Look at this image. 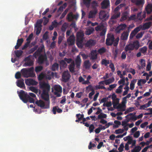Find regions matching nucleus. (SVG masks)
<instances>
[{
    "label": "nucleus",
    "mask_w": 152,
    "mask_h": 152,
    "mask_svg": "<svg viewBox=\"0 0 152 152\" xmlns=\"http://www.w3.org/2000/svg\"><path fill=\"white\" fill-rule=\"evenodd\" d=\"M18 96L21 100L24 103H27L28 102L30 103H34V100L27 93L23 90L20 92L18 91Z\"/></svg>",
    "instance_id": "nucleus-1"
},
{
    "label": "nucleus",
    "mask_w": 152,
    "mask_h": 152,
    "mask_svg": "<svg viewBox=\"0 0 152 152\" xmlns=\"http://www.w3.org/2000/svg\"><path fill=\"white\" fill-rule=\"evenodd\" d=\"M42 98L45 101L44 102L43 101L40 100L36 101L35 103L37 106L40 107L42 109H47L50 107V101L49 97H47L44 96H41Z\"/></svg>",
    "instance_id": "nucleus-2"
},
{
    "label": "nucleus",
    "mask_w": 152,
    "mask_h": 152,
    "mask_svg": "<svg viewBox=\"0 0 152 152\" xmlns=\"http://www.w3.org/2000/svg\"><path fill=\"white\" fill-rule=\"evenodd\" d=\"M81 59L79 56H77L75 60V64L74 61H72L71 63L68 66V68L69 71L73 73L75 72V69H79L80 68Z\"/></svg>",
    "instance_id": "nucleus-3"
},
{
    "label": "nucleus",
    "mask_w": 152,
    "mask_h": 152,
    "mask_svg": "<svg viewBox=\"0 0 152 152\" xmlns=\"http://www.w3.org/2000/svg\"><path fill=\"white\" fill-rule=\"evenodd\" d=\"M34 69L33 67L30 68H25L21 70V74L24 77H34L35 74L34 72Z\"/></svg>",
    "instance_id": "nucleus-4"
},
{
    "label": "nucleus",
    "mask_w": 152,
    "mask_h": 152,
    "mask_svg": "<svg viewBox=\"0 0 152 152\" xmlns=\"http://www.w3.org/2000/svg\"><path fill=\"white\" fill-rule=\"evenodd\" d=\"M39 87L42 90L41 96L49 97V92L50 90V86L48 83L45 82H41L39 83Z\"/></svg>",
    "instance_id": "nucleus-5"
},
{
    "label": "nucleus",
    "mask_w": 152,
    "mask_h": 152,
    "mask_svg": "<svg viewBox=\"0 0 152 152\" xmlns=\"http://www.w3.org/2000/svg\"><path fill=\"white\" fill-rule=\"evenodd\" d=\"M84 34L83 31H79L77 33L76 45L78 48H81L83 46V41L85 39Z\"/></svg>",
    "instance_id": "nucleus-6"
},
{
    "label": "nucleus",
    "mask_w": 152,
    "mask_h": 152,
    "mask_svg": "<svg viewBox=\"0 0 152 152\" xmlns=\"http://www.w3.org/2000/svg\"><path fill=\"white\" fill-rule=\"evenodd\" d=\"M140 47L139 42L138 41L131 42L127 45L125 48L124 50L126 52L128 50H132L134 49L137 50Z\"/></svg>",
    "instance_id": "nucleus-7"
},
{
    "label": "nucleus",
    "mask_w": 152,
    "mask_h": 152,
    "mask_svg": "<svg viewBox=\"0 0 152 152\" xmlns=\"http://www.w3.org/2000/svg\"><path fill=\"white\" fill-rule=\"evenodd\" d=\"M96 31H102L100 33V36H103L105 35L106 31V28L104 25L103 23H101L99 24L98 23L96 22Z\"/></svg>",
    "instance_id": "nucleus-8"
},
{
    "label": "nucleus",
    "mask_w": 152,
    "mask_h": 152,
    "mask_svg": "<svg viewBox=\"0 0 152 152\" xmlns=\"http://www.w3.org/2000/svg\"><path fill=\"white\" fill-rule=\"evenodd\" d=\"M136 114L135 113H130L129 114L125 116L126 118V120L123 121L122 122L121 125L122 126H126L128 124L127 123L131 120L135 121L137 120L136 116L135 115Z\"/></svg>",
    "instance_id": "nucleus-9"
},
{
    "label": "nucleus",
    "mask_w": 152,
    "mask_h": 152,
    "mask_svg": "<svg viewBox=\"0 0 152 152\" xmlns=\"http://www.w3.org/2000/svg\"><path fill=\"white\" fill-rule=\"evenodd\" d=\"M99 15V18L103 21H106L110 17L109 12L103 10L100 11Z\"/></svg>",
    "instance_id": "nucleus-10"
},
{
    "label": "nucleus",
    "mask_w": 152,
    "mask_h": 152,
    "mask_svg": "<svg viewBox=\"0 0 152 152\" xmlns=\"http://www.w3.org/2000/svg\"><path fill=\"white\" fill-rule=\"evenodd\" d=\"M32 57V56L30 55L25 58L24 60L25 61L24 64V66H30L33 65L34 61L31 59V58Z\"/></svg>",
    "instance_id": "nucleus-11"
},
{
    "label": "nucleus",
    "mask_w": 152,
    "mask_h": 152,
    "mask_svg": "<svg viewBox=\"0 0 152 152\" xmlns=\"http://www.w3.org/2000/svg\"><path fill=\"white\" fill-rule=\"evenodd\" d=\"M54 94L57 97L61 96L62 92V88L59 85H55L54 86Z\"/></svg>",
    "instance_id": "nucleus-12"
},
{
    "label": "nucleus",
    "mask_w": 152,
    "mask_h": 152,
    "mask_svg": "<svg viewBox=\"0 0 152 152\" xmlns=\"http://www.w3.org/2000/svg\"><path fill=\"white\" fill-rule=\"evenodd\" d=\"M115 39L114 36L108 34L107 35V37L106 40V44L107 46H111L113 43L114 40Z\"/></svg>",
    "instance_id": "nucleus-13"
},
{
    "label": "nucleus",
    "mask_w": 152,
    "mask_h": 152,
    "mask_svg": "<svg viewBox=\"0 0 152 152\" xmlns=\"http://www.w3.org/2000/svg\"><path fill=\"white\" fill-rule=\"evenodd\" d=\"M81 56L83 59H86L89 56L91 60H94L95 59V50L91 51L89 55L85 53H82L81 54Z\"/></svg>",
    "instance_id": "nucleus-14"
},
{
    "label": "nucleus",
    "mask_w": 152,
    "mask_h": 152,
    "mask_svg": "<svg viewBox=\"0 0 152 152\" xmlns=\"http://www.w3.org/2000/svg\"><path fill=\"white\" fill-rule=\"evenodd\" d=\"M79 17V15L77 14L75 15H73L72 12H69L67 15L66 18L68 21L71 22L72 21L73 19L77 20Z\"/></svg>",
    "instance_id": "nucleus-15"
},
{
    "label": "nucleus",
    "mask_w": 152,
    "mask_h": 152,
    "mask_svg": "<svg viewBox=\"0 0 152 152\" xmlns=\"http://www.w3.org/2000/svg\"><path fill=\"white\" fill-rule=\"evenodd\" d=\"M71 77V75L68 70L64 71L63 73L62 78L63 81L64 82H68Z\"/></svg>",
    "instance_id": "nucleus-16"
},
{
    "label": "nucleus",
    "mask_w": 152,
    "mask_h": 152,
    "mask_svg": "<svg viewBox=\"0 0 152 152\" xmlns=\"http://www.w3.org/2000/svg\"><path fill=\"white\" fill-rule=\"evenodd\" d=\"M48 61L47 57L46 54H41L38 58V62L39 64H42Z\"/></svg>",
    "instance_id": "nucleus-17"
},
{
    "label": "nucleus",
    "mask_w": 152,
    "mask_h": 152,
    "mask_svg": "<svg viewBox=\"0 0 152 152\" xmlns=\"http://www.w3.org/2000/svg\"><path fill=\"white\" fill-rule=\"evenodd\" d=\"M25 83L27 85L30 86L31 85L36 86L38 84V82L32 79H26L25 80Z\"/></svg>",
    "instance_id": "nucleus-18"
},
{
    "label": "nucleus",
    "mask_w": 152,
    "mask_h": 152,
    "mask_svg": "<svg viewBox=\"0 0 152 152\" xmlns=\"http://www.w3.org/2000/svg\"><path fill=\"white\" fill-rule=\"evenodd\" d=\"M101 5L103 9L107 8L110 6L109 0H104L101 3Z\"/></svg>",
    "instance_id": "nucleus-19"
},
{
    "label": "nucleus",
    "mask_w": 152,
    "mask_h": 152,
    "mask_svg": "<svg viewBox=\"0 0 152 152\" xmlns=\"http://www.w3.org/2000/svg\"><path fill=\"white\" fill-rule=\"evenodd\" d=\"M17 86L23 89L25 88L24 80L23 79L18 80L16 82Z\"/></svg>",
    "instance_id": "nucleus-20"
},
{
    "label": "nucleus",
    "mask_w": 152,
    "mask_h": 152,
    "mask_svg": "<svg viewBox=\"0 0 152 152\" xmlns=\"http://www.w3.org/2000/svg\"><path fill=\"white\" fill-rule=\"evenodd\" d=\"M126 26H127L125 24H121L116 28L115 31L117 33H120L121 31L124 30Z\"/></svg>",
    "instance_id": "nucleus-21"
},
{
    "label": "nucleus",
    "mask_w": 152,
    "mask_h": 152,
    "mask_svg": "<svg viewBox=\"0 0 152 152\" xmlns=\"http://www.w3.org/2000/svg\"><path fill=\"white\" fill-rule=\"evenodd\" d=\"M129 16V12L128 11H125L122 14L121 20L124 21L126 20H128Z\"/></svg>",
    "instance_id": "nucleus-22"
},
{
    "label": "nucleus",
    "mask_w": 152,
    "mask_h": 152,
    "mask_svg": "<svg viewBox=\"0 0 152 152\" xmlns=\"http://www.w3.org/2000/svg\"><path fill=\"white\" fill-rule=\"evenodd\" d=\"M69 45L71 46L75 44V37L73 35H71L67 40Z\"/></svg>",
    "instance_id": "nucleus-23"
},
{
    "label": "nucleus",
    "mask_w": 152,
    "mask_h": 152,
    "mask_svg": "<svg viewBox=\"0 0 152 152\" xmlns=\"http://www.w3.org/2000/svg\"><path fill=\"white\" fill-rule=\"evenodd\" d=\"M44 49V46H40L39 48L37 51L34 53L33 56L35 57L39 55L43 51V50Z\"/></svg>",
    "instance_id": "nucleus-24"
},
{
    "label": "nucleus",
    "mask_w": 152,
    "mask_h": 152,
    "mask_svg": "<svg viewBox=\"0 0 152 152\" xmlns=\"http://www.w3.org/2000/svg\"><path fill=\"white\" fill-rule=\"evenodd\" d=\"M151 24L152 23L151 22L145 23L140 27V29H142V30H145L148 29L150 27Z\"/></svg>",
    "instance_id": "nucleus-25"
},
{
    "label": "nucleus",
    "mask_w": 152,
    "mask_h": 152,
    "mask_svg": "<svg viewBox=\"0 0 152 152\" xmlns=\"http://www.w3.org/2000/svg\"><path fill=\"white\" fill-rule=\"evenodd\" d=\"M95 44V41L92 39H89L85 43V46L86 47L90 48Z\"/></svg>",
    "instance_id": "nucleus-26"
},
{
    "label": "nucleus",
    "mask_w": 152,
    "mask_h": 152,
    "mask_svg": "<svg viewBox=\"0 0 152 152\" xmlns=\"http://www.w3.org/2000/svg\"><path fill=\"white\" fill-rule=\"evenodd\" d=\"M129 35L128 32L124 31L121 34L120 39L123 40H127Z\"/></svg>",
    "instance_id": "nucleus-27"
},
{
    "label": "nucleus",
    "mask_w": 152,
    "mask_h": 152,
    "mask_svg": "<svg viewBox=\"0 0 152 152\" xmlns=\"http://www.w3.org/2000/svg\"><path fill=\"white\" fill-rule=\"evenodd\" d=\"M23 41V38H21L20 39H18L17 41L16 45L15 47V49H18L19 48L21 45Z\"/></svg>",
    "instance_id": "nucleus-28"
},
{
    "label": "nucleus",
    "mask_w": 152,
    "mask_h": 152,
    "mask_svg": "<svg viewBox=\"0 0 152 152\" xmlns=\"http://www.w3.org/2000/svg\"><path fill=\"white\" fill-rule=\"evenodd\" d=\"M52 111L54 114H56V112L58 113H61L62 112V110L60 108H58V106H55L53 107Z\"/></svg>",
    "instance_id": "nucleus-29"
},
{
    "label": "nucleus",
    "mask_w": 152,
    "mask_h": 152,
    "mask_svg": "<svg viewBox=\"0 0 152 152\" xmlns=\"http://www.w3.org/2000/svg\"><path fill=\"white\" fill-rule=\"evenodd\" d=\"M145 10L148 14H150L152 12V4H148L146 7Z\"/></svg>",
    "instance_id": "nucleus-30"
},
{
    "label": "nucleus",
    "mask_w": 152,
    "mask_h": 152,
    "mask_svg": "<svg viewBox=\"0 0 152 152\" xmlns=\"http://www.w3.org/2000/svg\"><path fill=\"white\" fill-rule=\"evenodd\" d=\"M140 30V27H138L135 28L131 32V34H132V35L134 37L138 32Z\"/></svg>",
    "instance_id": "nucleus-31"
},
{
    "label": "nucleus",
    "mask_w": 152,
    "mask_h": 152,
    "mask_svg": "<svg viewBox=\"0 0 152 152\" xmlns=\"http://www.w3.org/2000/svg\"><path fill=\"white\" fill-rule=\"evenodd\" d=\"M59 67V64L56 63H55L52 65L51 69L53 71L58 70Z\"/></svg>",
    "instance_id": "nucleus-32"
},
{
    "label": "nucleus",
    "mask_w": 152,
    "mask_h": 152,
    "mask_svg": "<svg viewBox=\"0 0 152 152\" xmlns=\"http://www.w3.org/2000/svg\"><path fill=\"white\" fill-rule=\"evenodd\" d=\"M137 82V79H134L132 80L130 84V89L132 90H133L134 88L135 84Z\"/></svg>",
    "instance_id": "nucleus-33"
},
{
    "label": "nucleus",
    "mask_w": 152,
    "mask_h": 152,
    "mask_svg": "<svg viewBox=\"0 0 152 152\" xmlns=\"http://www.w3.org/2000/svg\"><path fill=\"white\" fill-rule=\"evenodd\" d=\"M135 3L137 6H142L144 4V0H136Z\"/></svg>",
    "instance_id": "nucleus-34"
},
{
    "label": "nucleus",
    "mask_w": 152,
    "mask_h": 152,
    "mask_svg": "<svg viewBox=\"0 0 152 152\" xmlns=\"http://www.w3.org/2000/svg\"><path fill=\"white\" fill-rule=\"evenodd\" d=\"M46 74L43 72H41L38 77L39 80H41L45 77Z\"/></svg>",
    "instance_id": "nucleus-35"
},
{
    "label": "nucleus",
    "mask_w": 152,
    "mask_h": 152,
    "mask_svg": "<svg viewBox=\"0 0 152 152\" xmlns=\"http://www.w3.org/2000/svg\"><path fill=\"white\" fill-rule=\"evenodd\" d=\"M84 67L86 69H89L91 66V64L89 60L85 61L84 62Z\"/></svg>",
    "instance_id": "nucleus-36"
},
{
    "label": "nucleus",
    "mask_w": 152,
    "mask_h": 152,
    "mask_svg": "<svg viewBox=\"0 0 152 152\" xmlns=\"http://www.w3.org/2000/svg\"><path fill=\"white\" fill-rule=\"evenodd\" d=\"M147 49V47L146 46H145L140 48L139 51L141 53L145 54L146 53Z\"/></svg>",
    "instance_id": "nucleus-37"
},
{
    "label": "nucleus",
    "mask_w": 152,
    "mask_h": 152,
    "mask_svg": "<svg viewBox=\"0 0 152 152\" xmlns=\"http://www.w3.org/2000/svg\"><path fill=\"white\" fill-rule=\"evenodd\" d=\"M141 149V147L139 146H136L131 151V152H139Z\"/></svg>",
    "instance_id": "nucleus-38"
},
{
    "label": "nucleus",
    "mask_w": 152,
    "mask_h": 152,
    "mask_svg": "<svg viewBox=\"0 0 152 152\" xmlns=\"http://www.w3.org/2000/svg\"><path fill=\"white\" fill-rule=\"evenodd\" d=\"M110 63L109 60L106 59H103L101 61L102 64L104 65L105 66H107Z\"/></svg>",
    "instance_id": "nucleus-39"
},
{
    "label": "nucleus",
    "mask_w": 152,
    "mask_h": 152,
    "mask_svg": "<svg viewBox=\"0 0 152 152\" xmlns=\"http://www.w3.org/2000/svg\"><path fill=\"white\" fill-rule=\"evenodd\" d=\"M91 1V0H83V2L86 7L88 8L90 6Z\"/></svg>",
    "instance_id": "nucleus-40"
},
{
    "label": "nucleus",
    "mask_w": 152,
    "mask_h": 152,
    "mask_svg": "<svg viewBox=\"0 0 152 152\" xmlns=\"http://www.w3.org/2000/svg\"><path fill=\"white\" fill-rule=\"evenodd\" d=\"M95 16V9H94L93 11H91L89 13L88 18H93Z\"/></svg>",
    "instance_id": "nucleus-41"
},
{
    "label": "nucleus",
    "mask_w": 152,
    "mask_h": 152,
    "mask_svg": "<svg viewBox=\"0 0 152 152\" xmlns=\"http://www.w3.org/2000/svg\"><path fill=\"white\" fill-rule=\"evenodd\" d=\"M114 80V79L110 78L108 80H104L105 84L106 85H108L110 83H112Z\"/></svg>",
    "instance_id": "nucleus-42"
},
{
    "label": "nucleus",
    "mask_w": 152,
    "mask_h": 152,
    "mask_svg": "<svg viewBox=\"0 0 152 152\" xmlns=\"http://www.w3.org/2000/svg\"><path fill=\"white\" fill-rule=\"evenodd\" d=\"M15 52L16 56L19 57L22 55L23 51L21 50H17L15 51Z\"/></svg>",
    "instance_id": "nucleus-43"
},
{
    "label": "nucleus",
    "mask_w": 152,
    "mask_h": 152,
    "mask_svg": "<svg viewBox=\"0 0 152 152\" xmlns=\"http://www.w3.org/2000/svg\"><path fill=\"white\" fill-rule=\"evenodd\" d=\"M60 65L62 67H66L67 66V64L65 61L64 60H61L60 62Z\"/></svg>",
    "instance_id": "nucleus-44"
},
{
    "label": "nucleus",
    "mask_w": 152,
    "mask_h": 152,
    "mask_svg": "<svg viewBox=\"0 0 152 152\" xmlns=\"http://www.w3.org/2000/svg\"><path fill=\"white\" fill-rule=\"evenodd\" d=\"M123 85H120L119 87L116 89L115 92L117 94H121L122 92V89L123 88Z\"/></svg>",
    "instance_id": "nucleus-45"
},
{
    "label": "nucleus",
    "mask_w": 152,
    "mask_h": 152,
    "mask_svg": "<svg viewBox=\"0 0 152 152\" xmlns=\"http://www.w3.org/2000/svg\"><path fill=\"white\" fill-rule=\"evenodd\" d=\"M106 49L104 47H102L101 48L99 49L98 51L97 52L98 53L100 54H102L103 53H104L106 52Z\"/></svg>",
    "instance_id": "nucleus-46"
},
{
    "label": "nucleus",
    "mask_w": 152,
    "mask_h": 152,
    "mask_svg": "<svg viewBox=\"0 0 152 152\" xmlns=\"http://www.w3.org/2000/svg\"><path fill=\"white\" fill-rule=\"evenodd\" d=\"M68 27V25L67 23H65L62 26L61 28V30L63 32H65L67 28Z\"/></svg>",
    "instance_id": "nucleus-47"
},
{
    "label": "nucleus",
    "mask_w": 152,
    "mask_h": 152,
    "mask_svg": "<svg viewBox=\"0 0 152 152\" xmlns=\"http://www.w3.org/2000/svg\"><path fill=\"white\" fill-rule=\"evenodd\" d=\"M43 67L42 66H38L35 67V71L37 73L41 71L43 69Z\"/></svg>",
    "instance_id": "nucleus-48"
},
{
    "label": "nucleus",
    "mask_w": 152,
    "mask_h": 152,
    "mask_svg": "<svg viewBox=\"0 0 152 152\" xmlns=\"http://www.w3.org/2000/svg\"><path fill=\"white\" fill-rule=\"evenodd\" d=\"M30 90L34 93L37 94L38 92V89L35 87L31 86L29 88Z\"/></svg>",
    "instance_id": "nucleus-49"
},
{
    "label": "nucleus",
    "mask_w": 152,
    "mask_h": 152,
    "mask_svg": "<svg viewBox=\"0 0 152 152\" xmlns=\"http://www.w3.org/2000/svg\"><path fill=\"white\" fill-rule=\"evenodd\" d=\"M68 10L69 9L68 8H67L66 9L64 12L63 13L61 14V15L60 17V19L63 18L65 16V15L68 12Z\"/></svg>",
    "instance_id": "nucleus-50"
},
{
    "label": "nucleus",
    "mask_w": 152,
    "mask_h": 152,
    "mask_svg": "<svg viewBox=\"0 0 152 152\" xmlns=\"http://www.w3.org/2000/svg\"><path fill=\"white\" fill-rule=\"evenodd\" d=\"M119 38L118 37L115 40H114L113 42V46L115 47H117L118 43Z\"/></svg>",
    "instance_id": "nucleus-51"
},
{
    "label": "nucleus",
    "mask_w": 152,
    "mask_h": 152,
    "mask_svg": "<svg viewBox=\"0 0 152 152\" xmlns=\"http://www.w3.org/2000/svg\"><path fill=\"white\" fill-rule=\"evenodd\" d=\"M107 117V115L106 114L100 113L98 115V118L99 119H102V118H106Z\"/></svg>",
    "instance_id": "nucleus-52"
},
{
    "label": "nucleus",
    "mask_w": 152,
    "mask_h": 152,
    "mask_svg": "<svg viewBox=\"0 0 152 152\" xmlns=\"http://www.w3.org/2000/svg\"><path fill=\"white\" fill-rule=\"evenodd\" d=\"M35 27L36 28V34L37 35H38L41 32L42 27L36 26H35Z\"/></svg>",
    "instance_id": "nucleus-53"
},
{
    "label": "nucleus",
    "mask_w": 152,
    "mask_h": 152,
    "mask_svg": "<svg viewBox=\"0 0 152 152\" xmlns=\"http://www.w3.org/2000/svg\"><path fill=\"white\" fill-rule=\"evenodd\" d=\"M120 14L117 15H113L111 16V18L109 22H112L113 23L114 22V21L112 20L113 19H116L118 18Z\"/></svg>",
    "instance_id": "nucleus-54"
},
{
    "label": "nucleus",
    "mask_w": 152,
    "mask_h": 152,
    "mask_svg": "<svg viewBox=\"0 0 152 152\" xmlns=\"http://www.w3.org/2000/svg\"><path fill=\"white\" fill-rule=\"evenodd\" d=\"M43 20L42 19L38 20L36 23V26L42 27V26L41 25V24Z\"/></svg>",
    "instance_id": "nucleus-55"
},
{
    "label": "nucleus",
    "mask_w": 152,
    "mask_h": 152,
    "mask_svg": "<svg viewBox=\"0 0 152 152\" xmlns=\"http://www.w3.org/2000/svg\"><path fill=\"white\" fill-rule=\"evenodd\" d=\"M136 15L135 14H133L131 15L130 16H129V18L128 19V21L131 20H134L136 19Z\"/></svg>",
    "instance_id": "nucleus-56"
},
{
    "label": "nucleus",
    "mask_w": 152,
    "mask_h": 152,
    "mask_svg": "<svg viewBox=\"0 0 152 152\" xmlns=\"http://www.w3.org/2000/svg\"><path fill=\"white\" fill-rule=\"evenodd\" d=\"M124 132V129H120L115 130V133L116 134H121L123 133Z\"/></svg>",
    "instance_id": "nucleus-57"
},
{
    "label": "nucleus",
    "mask_w": 152,
    "mask_h": 152,
    "mask_svg": "<svg viewBox=\"0 0 152 152\" xmlns=\"http://www.w3.org/2000/svg\"><path fill=\"white\" fill-rule=\"evenodd\" d=\"M94 90L92 86L91 85H89L86 88V91H88L89 92Z\"/></svg>",
    "instance_id": "nucleus-58"
},
{
    "label": "nucleus",
    "mask_w": 152,
    "mask_h": 152,
    "mask_svg": "<svg viewBox=\"0 0 152 152\" xmlns=\"http://www.w3.org/2000/svg\"><path fill=\"white\" fill-rule=\"evenodd\" d=\"M94 30V28L90 29H88L86 31V34L87 35H89L91 34L93 32V31Z\"/></svg>",
    "instance_id": "nucleus-59"
},
{
    "label": "nucleus",
    "mask_w": 152,
    "mask_h": 152,
    "mask_svg": "<svg viewBox=\"0 0 152 152\" xmlns=\"http://www.w3.org/2000/svg\"><path fill=\"white\" fill-rule=\"evenodd\" d=\"M37 46H35L33 48H31L29 51L28 53L30 54L34 52L37 49Z\"/></svg>",
    "instance_id": "nucleus-60"
},
{
    "label": "nucleus",
    "mask_w": 152,
    "mask_h": 152,
    "mask_svg": "<svg viewBox=\"0 0 152 152\" xmlns=\"http://www.w3.org/2000/svg\"><path fill=\"white\" fill-rule=\"evenodd\" d=\"M95 147V144L94 143H92L91 142H90L88 146V148L89 149H93V148L94 147Z\"/></svg>",
    "instance_id": "nucleus-61"
},
{
    "label": "nucleus",
    "mask_w": 152,
    "mask_h": 152,
    "mask_svg": "<svg viewBox=\"0 0 152 152\" xmlns=\"http://www.w3.org/2000/svg\"><path fill=\"white\" fill-rule=\"evenodd\" d=\"M124 147V143H122L120 145V147L118 148L119 152H122L123 151Z\"/></svg>",
    "instance_id": "nucleus-62"
},
{
    "label": "nucleus",
    "mask_w": 152,
    "mask_h": 152,
    "mask_svg": "<svg viewBox=\"0 0 152 152\" xmlns=\"http://www.w3.org/2000/svg\"><path fill=\"white\" fill-rule=\"evenodd\" d=\"M21 73L20 72H17L15 74V78L17 79H18L20 78L21 75Z\"/></svg>",
    "instance_id": "nucleus-63"
},
{
    "label": "nucleus",
    "mask_w": 152,
    "mask_h": 152,
    "mask_svg": "<svg viewBox=\"0 0 152 152\" xmlns=\"http://www.w3.org/2000/svg\"><path fill=\"white\" fill-rule=\"evenodd\" d=\"M117 85V84H116L111 85L109 86V88H108V90L109 91H111L113 88L115 87Z\"/></svg>",
    "instance_id": "nucleus-64"
}]
</instances>
